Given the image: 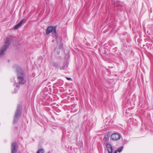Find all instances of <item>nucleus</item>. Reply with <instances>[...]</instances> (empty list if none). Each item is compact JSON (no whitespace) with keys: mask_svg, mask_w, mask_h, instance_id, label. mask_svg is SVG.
I'll return each instance as SVG.
<instances>
[{"mask_svg":"<svg viewBox=\"0 0 153 153\" xmlns=\"http://www.w3.org/2000/svg\"><path fill=\"white\" fill-rule=\"evenodd\" d=\"M120 138V134L117 133H113L111 136V139L113 140H117Z\"/></svg>","mask_w":153,"mask_h":153,"instance_id":"obj_6","label":"nucleus"},{"mask_svg":"<svg viewBox=\"0 0 153 153\" xmlns=\"http://www.w3.org/2000/svg\"><path fill=\"white\" fill-rule=\"evenodd\" d=\"M44 150L43 149H41L38 150L36 153H44Z\"/></svg>","mask_w":153,"mask_h":153,"instance_id":"obj_10","label":"nucleus"},{"mask_svg":"<svg viewBox=\"0 0 153 153\" xmlns=\"http://www.w3.org/2000/svg\"><path fill=\"white\" fill-rule=\"evenodd\" d=\"M13 85L15 86L16 87H18V83H16L15 84H14Z\"/></svg>","mask_w":153,"mask_h":153,"instance_id":"obj_13","label":"nucleus"},{"mask_svg":"<svg viewBox=\"0 0 153 153\" xmlns=\"http://www.w3.org/2000/svg\"><path fill=\"white\" fill-rule=\"evenodd\" d=\"M110 133L108 132H107L104 135V140L106 142H108L109 140Z\"/></svg>","mask_w":153,"mask_h":153,"instance_id":"obj_9","label":"nucleus"},{"mask_svg":"<svg viewBox=\"0 0 153 153\" xmlns=\"http://www.w3.org/2000/svg\"><path fill=\"white\" fill-rule=\"evenodd\" d=\"M65 69V67H61L60 68V69L61 70H64Z\"/></svg>","mask_w":153,"mask_h":153,"instance_id":"obj_14","label":"nucleus"},{"mask_svg":"<svg viewBox=\"0 0 153 153\" xmlns=\"http://www.w3.org/2000/svg\"><path fill=\"white\" fill-rule=\"evenodd\" d=\"M13 39L11 36H9L6 38V40L4 42V45L1 48L0 52V58L4 54V52L7 50L9 45L11 43Z\"/></svg>","mask_w":153,"mask_h":153,"instance_id":"obj_2","label":"nucleus"},{"mask_svg":"<svg viewBox=\"0 0 153 153\" xmlns=\"http://www.w3.org/2000/svg\"><path fill=\"white\" fill-rule=\"evenodd\" d=\"M66 78L67 79H68V80H71V78H69V77H67Z\"/></svg>","mask_w":153,"mask_h":153,"instance_id":"obj_15","label":"nucleus"},{"mask_svg":"<svg viewBox=\"0 0 153 153\" xmlns=\"http://www.w3.org/2000/svg\"><path fill=\"white\" fill-rule=\"evenodd\" d=\"M123 146H121L120 147L118 148L117 150V151L118 152H120L123 150Z\"/></svg>","mask_w":153,"mask_h":153,"instance_id":"obj_11","label":"nucleus"},{"mask_svg":"<svg viewBox=\"0 0 153 153\" xmlns=\"http://www.w3.org/2000/svg\"><path fill=\"white\" fill-rule=\"evenodd\" d=\"M18 149V145L16 142L12 143L11 145V153H16Z\"/></svg>","mask_w":153,"mask_h":153,"instance_id":"obj_5","label":"nucleus"},{"mask_svg":"<svg viewBox=\"0 0 153 153\" xmlns=\"http://www.w3.org/2000/svg\"><path fill=\"white\" fill-rule=\"evenodd\" d=\"M22 106L21 105L18 104L16 109V111L15 113L14 117L13 123H16L19 120L21 114Z\"/></svg>","mask_w":153,"mask_h":153,"instance_id":"obj_4","label":"nucleus"},{"mask_svg":"<svg viewBox=\"0 0 153 153\" xmlns=\"http://www.w3.org/2000/svg\"><path fill=\"white\" fill-rule=\"evenodd\" d=\"M57 53H58V54H59V52H58Z\"/></svg>","mask_w":153,"mask_h":153,"instance_id":"obj_17","label":"nucleus"},{"mask_svg":"<svg viewBox=\"0 0 153 153\" xmlns=\"http://www.w3.org/2000/svg\"><path fill=\"white\" fill-rule=\"evenodd\" d=\"M13 68L16 70L18 74L17 78L19 83L22 84H24L26 81L24 71L20 67L17 65H14Z\"/></svg>","mask_w":153,"mask_h":153,"instance_id":"obj_1","label":"nucleus"},{"mask_svg":"<svg viewBox=\"0 0 153 153\" xmlns=\"http://www.w3.org/2000/svg\"><path fill=\"white\" fill-rule=\"evenodd\" d=\"M24 20L25 19H22L21 20L20 22L18 24L16 25V26L14 27V29H18L20 26H21L22 25L23 22H24Z\"/></svg>","mask_w":153,"mask_h":153,"instance_id":"obj_8","label":"nucleus"},{"mask_svg":"<svg viewBox=\"0 0 153 153\" xmlns=\"http://www.w3.org/2000/svg\"><path fill=\"white\" fill-rule=\"evenodd\" d=\"M53 65L55 67H57L58 65V64L56 62L53 63Z\"/></svg>","mask_w":153,"mask_h":153,"instance_id":"obj_12","label":"nucleus"},{"mask_svg":"<svg viewBox=\"0 0 153 153\" xmlns=\"http://www.w3.org/2000/svg\"><path fill=\"white\" fill-rule=\"evenodd\" d=\"M106 147L108 153H113V149L111 145L108 143L106 144Z\"/></svg>","mask_w":153,"mask_h":153,"instance_id":"obj_7","label":"nucleus"},{"mask_svg":"<svg viewBox=\"0 0 153 153\" xmlns=\"http://www.w3.org/2000/svg\"><path fill=\"white\" fill-rule=\"evenodd\" d=\"M117 151H115V152H114V153H117Z\"/></svg>","mask_w":153,"mask_h":153,"instance_id":"obj_16","label":"nucleus"},{"mask_svg":"<svg viewBox=\"0 0 153 153\" xmlns=\"http://www.w3.org/2000/svg\"><path fill=\"white\" fill-rule=\"evenodd\" d=\"M56 26H53L50 25L48 27L46 30V35H48L50 33L52 32V36L54 37L56 39H57L58 36L56 33Z\"/></svg>","mask_w":153,"mask_h":153,"instance_id":"obj_3","label":"nucleus"}]
</instances>
